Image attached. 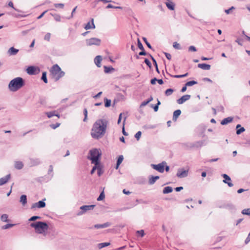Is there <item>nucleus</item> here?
Masks as SVG:
<instances>
[{
	"instance_id": "18",
	"label": "nucleus",
	"mask_w": 250,
	"mask_h": 250,
	"mask_svg": "<svg viewBox=\"0 0 250 250\" xmlns=\"http://www.w3.org/2000/svg\"><path fill=\"white\" fill-rule=\"evenodd\" d=\"M166 5L168 9L170 10H174L175 8V4L171 0H167Z\"/></svg>"
},
{
	"instance_id": "34",
	"label": "nucleus",
	"mask_w": 250,
	"mask_h": 250,
	"mask_svg": "<svg viewBox=\"0 0 250 250\" xmlns=\"http://www.w3.org/2000/svg\"><path fill=\"white\" fill-rule=\"evenodd\" d=\"M103 173H104V171L102 169V167L101 165V164H99L98 168L97 169V174L99 176H100L103 174Z\"/></svg>"
},
{
	"instance_id": "50",
	"label": "nucleus",
	"mask_w": 250,
	"mask_h": 250,
	"mask_svg": "<svg viewBox=\"0 0 250 250\" xmlns=\"http://www.w3.org/2000/svg\"><path fill=\"white\" fill-rule=\"evenodd\" d=\"M245 131V129L243 127H241L239 129H237L236 130V134L237 135H240L241 133H243Z\"/></svg>"
},
{
	"instance_id": "58",
	"label": "nucleus",
	"mask_w": 250,
	"mask_h": 250,
	"mask_svg": "<svg viewBox=\"0 0 250 250\" xmlns=\"http://www.w3.org/2000/svg\"><path fill=\"white\" fill-rule=\"evenodd\" d=\"M148 55L150 56V58L151 59V60L153 62L154 65L155 66V67H157V66H158V65H157V63L156 60L154 58V57L151 55H150V54H148Z\"/></svg>"
},
{
	"instance_id": "44",
	"label": "nucleus",
	"mask_w": 250,
	"mask_h": 250,
	"mask_svg": "<svg viewBox=\"0 0 250 250\" xmlns=\"http://www.w3.org/2000/svg\"><path fill=\"white\" fill-rule=\"evenodd\" d=\"M61 125V123H56V124H50L49 125V126L53 129H55L56 128H57V127H58L59 126H60Z\"/></svg>"
},
{
	"instance_id": "64",
	"label": "nucleus",
	"mask_w": 250,
	"mask_h": 250,
	"mask_svg": "<svg viewBox=\"0 0 250 250\" xmlns=\"http://www.w3.org/2000/svg\"><path fill=\"white\" fill-rule=\"evenodd\" d=\"M250 241V232L249 233V234H248V237L246 239V240L245 241V242L246 244H247Z\"/></svg>"
},
{
	"instance_id": "27",
	"label": "nucleus",
	"mask_w": 250,
	"mask_h": 250,
	"mask_svg": "<svg viewBox=\"0 0 250 250\" xmlns=\"http://www.w3.org/2000/svg\"><path fill=\"white\" fill-rule=\"evenodd\" d=\"M19 52V49L15 48L14 47H10L8 50V53L10 55H15Z\"/></svg>"
},
{
	"instance_id": "43",
	"label": "nucleus",
	"mask_w": 250,
	"mask_h": 250,
	"mask_svg": "<svg viewBox=\"0 0 250 250\" xmlns=\"http://www.w3.org/2000/svg\"><path fill=\"white\" fill-rule=\"evenodd\" d=\"M1 220L3 222H8V215L6 214H2L1 216Z\"/></svg>"
},
{
	"instance_id": "40",
	"label": "nucleus",
	"mask_w": 250,
	"mask_h": 250,
	"mask_svg": "<svg viewBox=\"0 0 250 250\" xmlns=\"http://www.w3.org/2000/svg\"><path fill=\"white\" fill-rule=\"evenodd\" d=\"M8 6L12 7V8H13L15 11L18 12H21V13H23V11L19 10V9H16L14 6V4H13V3L12 2V1H10L8 3Z\"/></svg>"
},
{
	"instance_id": "36",
	"label": "nucleus",
	"mask_w": 250,
	"mask_h": 250,
	"mask_svg": "<svg viewBox=\"0 0 250 250\" xmlns=\"http://www.w3.org/2000/svg\"><path fill=\"white\" fill-rule=\"evenodd\" d=\"M42 80L45 83H47V79L46 77V72H43L41 77Z\"/></svg>"
},
{
	"instance_id": "6",
	"label": "nucleus",
	"mask_w": 250,
	"mask_h": 250,
	"mask_svg": "<svg viewBox=\"0 0 250 250\" xmlns=\"http://www.w3.org/2000/svg\"><path fill=\"white\" fill-rule=\"evenodd\" d=\"M53 176V166L52 165L49 166L48 173L47 175H45L43 177L39 178V181L42 182H47L50 180Z\"/></svg>"
},
{
	"instance_id": "26",
	"label": "nucleus",
	"mask_w": 250,
	"mask_h": 250,
	"mask_svg": "<svg viewBox=\"0 0 250 250\" xmlns=\"http://www.w3.org/2000/svg\"><path fill=\"white\" fill-rule=\"evenodd\" d=\"M233 120V118L231 117H229L227 118H226L222 120L221 122V124L222 125H226L228 124V123H229L231 122Z\"/></svg>"
},
{
	"instance_id": "59",
	"label": "nucleus",
	"mask_w": 250,
	"mask_h": 250,
	"mask_svg": "<svg viewBox=\"0 0 250 250\" xmlns=\"http://www.w3.org/2000/svg\"><path fill=\"white\" fill-rule=\"evenodd\" d=\"M235 9V7H234V6H231V7H230L229 9H226L225 10V12L227 14H229L230 13V11L232 10H234Z\"/></svg>"
},
{
	"instance_id": "25",
	"label": "nucleus",
	"mask_w": 250,
	"mask_h": 250,
	"mask_svg": "<svg viewBox=\"0 0 250 250\" xmlns=\"http://www.w3.org/2000/svg\"><path fill=\"white\" fill-rule=\"evenodd\" d=\"M20 202L23 206H25L27 202V196L26 195H22L20 197Z\"/></svg>"
},
{
	"instance_id": "32",
	"label": "nucleus",
	"mask_w": 250,
	"mask_h": 250,
	"mask_svg": "<svg viewBox=\"0 0 250 250\" xmlns=\"http://www.w3.org/2000/svg\"><path fill=\"white\" fill-rule=\"evenodd\" d=\"M110 244V243H108V242L101 243H99L98 245V247L99 249H101L104 247L109 246Z\"/></svg>"
},
{
	"instance_id": "54",
	"label": "nucleus",
	"mask_w": 250,
	"mask_h": 250,
	"mask_svg": "<svg viewBox=\"0 0 250 250\" xmlns=\"http://www.w3.org/2000/svg\"><path fill=\"white\" fill-rule=\"evenodd\" d=\"M83 114L84 115V119L83 120V122H86L87 118V110L86 108H84L83 109Z\"/></svg>"
},
{
	"instance_id": "1",
	"label": "nucleus",
	"mask_w": 250,
	"mask_h": 250,
	"mask_svg": "<svg viewBox=\"0 0 250 250\" xmlns=\"http://www.w3.org/2000/svg\"><path fill=\"white\" fill-rule=\"evenodd\" d=\"M108 121L105 119L97 120L93 125L91 135L95 139L99 140L102 138L106 132Z\"/></svg>"
},
{
	"instance_id": "33",
	"label": "nucleus",
	"mask_w": 250,
	"mask_h": 250,
	"mask_svg": "<svg viewBox=\"0 0 250 250\" xmlns=\"http://www.w3.org/2000/svg\"><path fill=\"white\" fill-rule=\"evenodd\" d=\"M126 119V116L125 117L123 123V126H122V133L125 136H127L128 133L125 131V122Z\"/></svg>"
},
{
	"instance_id": "61",
	"label": "nucleus",
	"mask_w": 250,
	"mask_h": 250,
	"mask_svg": "<svg viewBox=\"0 0 250 250\" xmlns=\"http://www.w3.org/2000/svg\"><path fill=\"white\" fill-rule=\"evenodd\" d=\"M51 37V34L49 33H46L44 37V39L46 41H49Z\"/></svg>"
},
{
	"instance_id": "63",
	"label": "nucleus",
	"mask_w": 250,
	"mask_h": 250,
	"mask_svg": "<svg viewBox=\"0 0 250 250\" xmlns=\"http://www.w3.org/2000/svg\"><path fill=\"white\" fill-rule=\"evenodd\" d=\"M188 51L195 52V51H197V50H196V47L195 46H190L188 47Z\"/></svg>"
},
{
	"instance_id": "13",
	"label": "nucleus",
	"mask_w": 250,
	"mask_h": 250,
	"mask_svg": "<svg viewBox=\"0 0 250 250\" xmlns=\"http://www.w3.org/2000/svg\"><path fill=\"white\" fill-rule=\"evenodd\" d=\"M137 44H138V48L142 50V51L139 52V55H140V56L147 55V54L145 51L144 47L139 39H138Z\"/></svg>"
},
{
	"instance_id": "16",
	"label": "nucleus",
	"mask_w": 250,
	"mask_h": 250,
	"mask_svg": "<svg viewBox=\"0 0 250 250\" xmlns=\"http://www.w3.org/2000/svg\"><path fill=\"white\" fill-rule=\"evenodd\" d=\"M91 22H88L84 26V29L85 30H88V29H95V24L94 23V20L93 19H91Z\"/></svg>"
},
{
	"instance_id": "38",
	"label": "nucleus",
	"mask_w": 250,
	"mask_h": 250,
	"mask_svg": "<svg viewBox=\"0 0 250 250\" xmlns=\"http://www.w3.org/2000/svg\"><path fill=\"white\" fill-rule=\"evenodd\" d=\"M114 69L112 66L108 67L106 66H104V71L105 73H108L111 70H114Z\"/></svg>"
},
{
	"instance_id": "52",
	"label": "nucleus",
	"mask_w": 250,
	"mask_h": 250,
	"mask_svg": "<svg viewBox=\"0 0 250 250\" xmlns=\"http://www.w3.org/2000/svg\"><path fill=\"white\" fill-rule=\"evenodd\" d=\"M142 135V132L140 131H138L135 135V137L137 141L139 140Z\"/></svg>"
},
{
	"instance_id": "28",
	"label": "nucleus",
	"mask_w": 250,
	"mask_h": 250,
	"mask_svg": "<svg viewBox=\"0 0 250 250\" xmlns=\"http://www.w3.org/2000/svg\"><path fill=\"white\" fill-rule=\"evenodd\" d=\"M31 163L32 166H37L42 163L41 161L39 158L36 159H30Z\"/></svg>"
},
{
	"instance_id": "3",
	"label": "nucleus",
	"mask_w": 250,
	"mask_h": 250,
	"mask_svg": "<svg viewBox=\"0 0 250 250\" xmlns=\"http://www.w3.org/2000/svg\"><path fill=\"white\" fill-rule=\"evenodd\" d=\"M30 226L35 229L36 232L40 234L45 232L48 229L47 223L42 221L32 223L30 224Z\"/></svg>"
},
{
	"instance_id": "23",
	"label": "nucleus",
	"mask_w": 250,
	"mask_h": 250,
	"mask_svg": "<svg viewBox=\"0 0 250 250\" xmlns=\"http://www.w3.org/2000/svg\"><path fill=\"white\" fill-rule=\"evenodd\" d=\"M220 208H225L230 210H233L235 209V207L231 204H227L223 205L222 206L219 207Z\"/></svg>"
},
{
	"instance_id": "22",
	"label": "nucleus",
	"mask_w": 250,
	"mask_h": 250,
	"mask_svg": "<svg viewBox=\"0 0 250 250\" xmlns=\"http://www.w3.org/2000/svg\"><path fill=\"white\" fill-rule=\"evenodd\" d=\"M102 60V57L101 56H97L94 59V62L97 67H100L101 66V62Z\"/></svg>"
},
{
	"instance_id": "60",
	"label": "nucleus",
	"mask_w": 250,
	"mask_h": 250,
	"mask_svg": "<svg viewBox=\"0 0 250 250\" xmlns=\"http://www.w3.org/2000/svg\"><path fill=\"white\" fill-rule=\"evenodd\" d=\"M144 62L150 68L151 67V63L148 59L146 58Z\"/></svg>"
},
{
	"instance_id": "45",
	"label": "nucleus",
	"mask_w": 250,
	"mask_h": 250,
	"mask_svg": "<svg viewBox=\"0 0 250 250\" xmlns=\"http://www.w3.org/2000/svg\"><path fill=\"white\" fill-rule=\"evenodd\" d=\"M187 76H188V73H187L183 75H173V76L171 75V77L176 78H181L187 77Z\"/></svg>"
},
{
	"instance_id": "4",
	"label": "nucleus",
	"mask_w": 250,
	"mask_h": 250,
	"mask_svg": "<svg viewBox=\"0 0 250 250\" xmlns=\"http://www.w3.org/2000/svg\"><path fill=\"white\" fill-rule=\"evenodd\" d=\"M90 156L88 158L91 161V163L94 165L100 164V158L101 153L96 149H93L89 151Z\"/></svg>"
},
{
	"instance_id": "41",
	"label": "nucleus",
	"mask_w": 250,
	"mask_h": 250,
	"mask_svg": "<svg viewBox=\"0 0 250 250\" xmlns=\"http://www.w3.org/2000/svg\"><path fill=\"white\" fill-rule=\"evenodd\" d=\"M174 90L173 89L169 88L165 91V95L167 96H170L173 92Z\"/></svg>"
},
{
	"instance_id": "9",
	"label": "nucleus",
	"mask_w": 250,
	"mask_h": 250,
	"mask_svg": "<svg viewBox=\"0 0 250 250\" xmlns=\"http://www.w3.org/2000/svg\"><path fill=\"white\" fill-rule=\"evenodd\" d=\"M166 165V162H163L159 164L155 165L151 164V167L155 170L161 173H163L165 170V166Z\"/></svg>"
},
{
	"instance_id": "11",
	"label": "nucleus",
	"mask_w": 250,
	"mask_h": 250,
	"mask_svg": "<svg viewBox=\"0 0 250 250\" xmlns=\"http://www.w3.org/2000/svg\"><path fill=\"white\" fill-rule=\"evenodd\" d=\"M45 199H43L42 200L39 201V202L34 203L32 205L31 208L35 209L36 208H44L46 206V204L44 202Z\"/></svg>"
},
{
	"instance_id": "56",
	"label": "nucleus",
	"mask_w": 250,
	"mask_h": 250,
	"mask_svg": "<svg viewBox=\"0 0 250 250\" xmlns=\"http://www.w3.org/2000/svg\"><path fill=\"white\" fill-rule=\"evenodd\" d=\"M41 217L39 216H33L29 219V221H34L37 219H40Z\"/></svg>"
},
{
	"instance_id": "49",
	"label": "nucleus",
	"mask_w": 250,
	"mask_h": 250,
	"mask_svg": "<svg viewBox=\"0 0 250 250\" xmlns=\"http://www.w3.org/2000/svg\"><path fill=\"white\" fill-rule=\"evenodd\" d=\"M105 198V195L104 192L103 191L100 194L99 196L97 198V201L103 200Z\"/></svg>"
},
{
	"instance_id": "55",
	"label": "nucleus",
	"mask_w": 250,
	"mask_h": 250,
	"mask_svg": "<svg viewBox=\"0 0 250 250\" xmlns=\"http://www.w3.org/2000/svg\"><path fill=\"white\" fill-rule=\"evenodd\" d=\"M123 159H124L123 156V155H120L119 156V157L118 158V159H117V163H118V165H120L122 163V162H123Z\"/></svg>"
},
{
	"instance_id": "14",
	"label": "nucleus",
	"mask_w": 250,
	"mask_h": 250,
	"mask_svg": "<svg viewBox=\"0 0 250 250\" xmlns=\"http://www.w3.org/2000/svg\"><path fill=\"white\" fill-rule=\"evenodd\" d=\"M190 98V95H185L181 97L180 98L177 100V102L178 104H182L188 100Z\"/></svg>"
},
{
	"instance_id": "8",
	"label": "nucleus",
	"mask_w": 250,
	"mask_h": 250,
	"mask_svg": "<svg viewBox=\"0 0 250 250\" xmlns=\"http://www.w3.org/2000/svg\"><path fill=\"white\" fill-rule=\"evenodd\" d=\"M95 207V205H84L80 207L81 211L77 213L78 215H81L87 211L93 210Z\"/></svg>"
},
{
	"instance_id": "62",
	"label": "nucleus",
	"mask_w": 250,
	"mask_h": 250,
	"mask_svg": "<svg viewBox=\"0 0 250 250\" xmlns=\"http://www.w3.org/2000/svg\"><path fill=\"white\" fill-rule=\"evenodd\" d=\"M173 46L174 48H175L176 49H180V45L177 42H173Z\"/></svg>"
},
{
	"instance_id": "39",
	"label": "nucleus",
	"mask_w": 250,
	"mask_h": 250,
	"mask_svg": "<svg viewBox=\"0 0 250 250\" xmlns=\"http://www.w3.org/2000/svg\"><path fill=\"white\" fill-rule=\"evenodd\" d=\"M15 225V224H7L3 226H2V229H6L11 228Z\"/></svg>"
},
{
	"instance_id": "51",
	"label": "nucleus",
	"mask_w": 250,
	"mask_h": 250,
	"mask_svg": "<svg viewBox=\"0 0 250 250\" xmlns=\"http://www.w3.org/2000/svg\"><path fill=\"white\" fill-rule=\"evenodd\" d=\"M99 1L98 0H94L91 3L92 7L93 8H96L99 3Z\"/></svg>"
},
{
	"instance_id": "35",
	"label": "nucleus",
	"mask_w": 250,
	"mask_h": 250,
	"mask_svg": "<svg viewBox=\"0 0 250 250\" xmlns=\"http://www.w3.org/2000/svg\"><path fill=\"white\" fill-rule=\"evenodd\" d=\"M52 16L54 17V20L57 21H60L61 20V17L60 15L57 14H51Z\"/></svg>"
},
{
	"instance_id": "15",
	"label": "nucleus",
	"mask_w": 250,
	"mask_h": 250,
	"mask_svg": "<svg viewBox=\"0 0 250 250\" xmlns=\"http://www.w3.org/2000/svg\"><path fill=\"white\" fill-rule=\"evenodd\" d=\"M45 114L47 116L48 118H50L53 116H56L58 118H60V115L58 114V112L56 110H53L50 112H45Z\"/></svg>"
},
{
	"instance_id": "10",
	"label": "nucleus",
	"mask_w": 250,
	"mask_h": 250,
	"mask_svg": "<svg viewBox=\"0 0 250 250\" xmlns=\"http://www.w3.org/2000/svg\"><path fill=\"white\" fill-rule=\"evenodd\" d=\"M188 169L185 170L184 168H179L177 170L176 176L180 178H185L188 175Z\"/></svg>"
},
{
	"instance_id": "31",
	"label": "nucleus",
	"mask_w": 250,
	"mask_h": 250,
	"mask_svg": "<svg viewBox=\"0 0 250 250\" xmlns=\"http://www.w3.org/2000/svg\"><path fill=\"white\" fill-rule=\"evenodd\" d=\"M172 190L173 189L171 187H166L163 189V193L164 194H168L171 192Z\"/></svg>"
},
{
	"instance_id": "47",
	"label": "nucleus",
	"mask_w": 250,
	"mask_h": 250,
	"mask_svg": "<svg viewBox=\"0 0 250 250\" xmlns=\"http://www.w3.org/2000/svg\"><path fill=\"white\" fill-rule=\"evenodd\" d=\"M197 83V82L195 81H189L186 83V86H192Z\"/></svg>"
},
{
	"instance_id": "19",
	"label": "nucleus",
	"mask_w": 250,
	"mask_h": 250,
	"mask_svg": "<svg viewBox=\"0 0 250 250\" xmlns=\"http://www.w3.org/2000/svg\"><path fill=\"white\" fill-rule=\"evenodd\" d=\"M11 177L10 174H8L5 176L0 178V186H2L6 183L10 179Z\"/></svg>"
},
{
	"instance_id": "53",
	"label": "nucleus",
	"mask_w": 250,
	"mask_h": 250,
	"mask_svg": "<svg viewBox=\"0 0 250 250\" xmlns=\"http://www.w3.org/2000/svg\"><path fill=\"white\" fill-rule=\"evenodd\" d=\"M143 41L145 42L146 43V45L147 46V47L151 49H152V47L151 46V45H150V44L147 42V39L146 38H143Z\"/></svg>"
},
{
	"instance_id": "12",
	"label": "nucleus",
	"mask_w": 250,
	"mask_h": 250,
	"mask_svg": "<svg viewBox=\"0 0 250 250\" xmlns=\"http://www.w3.org/2000/svg\"><path fill=\"white\" fill-rule=\"evenodd\" d=\"M222 176L224 178L223 182L227 184L229 187H232L233 186V184L231 183V178L229 176L226 174H223Z\"/></svg>"
},
{
	"instance_id": "42",
	"label": "nucleus",
	"mask_w": 250,
	"mask_h": 250,
	"mask_svg": "<svg viewBox=\"0 0 250 250\" xmlns=\"http://www.w3.org/2000/svg\"><path fill=\"white\" fill-rule=\"evenodd\" d=\"M195 145L196 146H202L205 145V141H197L195 143Z\"/></svg>"
},
{
	"instance_id": "24",
	"label": "nucleus",
	"mask_w": 250,
	"mask_h": 250,
	"mask_svg": "<svg viewBox=\"0 0 250 250\" xmlns=\"http://www.w3.org/2000/svg\"><path fill=\"white\" fill-rule=\"evenodd\" d=\"M198 67L203 70H208L210 69V65L206 63H199Z\"/></svg>"
},
{
	"instance_id": "29",
	"label": "nucleus",
	"mask_w": 250,
	"mask_h": 250,
	"mask_svg": "<svg viewBox=\"0 0 250 250\" xmlns=\"http://www.w3.org/2000/svg\"><path fill=\"white\" fill-rule=\"evenodd\" d=\"M23 167V164L21 161H16L15 163V167L17 169H21Z\"/></svg>"
},
{
	"instance_id": "46",
	"label": "nucleus",
	"mask_w": 250,
	"mask_h": 250,
	"mask_svg": "<svg viewBox=\"0 0 250 250\" xmlns=\"http://www.w3.org/2000/svg\"><path fill=\"white\" fill-rule=\"evenodd\" d=\"M242 213L244 215H250V208L244 209L242 211Z\"/></svg>"
},
{
	"instance_id": "30",
	"label": "nucleus",
	"mask_w": 250,
	"mask_h": 250,
	"mask_svg": "<svg viewBox=\"0 0 250 250\" xmlns=\"http://www.w3.org/2000/svg\"><path fill=\"white\" fill-rule=\"evenodd\" d=\"M181 113V111L180 109H177L173 112V120L176 121L178 117Z\"/></svg>"
},
{
	"instance_id": "21",
	"label": "nucleus",
	"mask_w": 250,
	"mask_h": 250,
	"mask_svg": "<svg viewBox=\"0 0 250 250\" xmlns=\"http://www.w3.org/2000/svg\"><path fill=\"white\" fill-rule=\"evenodd\" d=\"M159 176H150L149 177L148 179V183L149 185H153L154 184L156 180H158L159 179Z\"/></svg>"
},
{
	"instance_id": "48",
	"label": "nucleus",
	"mask_w": 250,
	"mask_h": 250,
	"mask_svg": "<svg viewBox=\"0 0 250 250\" xmlns=\"http://www.w3.org/2000/svg\"><path fill=\"white\" fill-rule=\"evenodd\" d=\"M11 15L17 18H23L25 17L26 15H21V14H16V13H11Z\"/></svg>"
},
{
	"instance_id": "20",
	"label": "nucleus",
	"mask_w": 250,
	"mask_h": 250,
	"mask_svg": "<svg viewBox=\"0 0 250 250\" xmlns=\"http://www.w3.org/2000/svg\"><path fill=\"white\" fill-rule=\"evenodd\" d=\"M36 67L34 66H30L26 69L27 73L29 75H34L36 73Z\"/></svg>"
},
{
	"instance_id": "17",
	"label": "nucleus",
	"mask_w": 250,
	"mask_h": 250,
	"mask_svg": "<svg viewBox=\"0 0 250 250\" xmlns=\"http://www.w3.org/2000/svg\"><path fill=\"white\" fill-rule=\"evenodd\" d=\"M110 225H111L110 223L106 222L103 224H96L94 225V227L95 229H99L105 228L109 227Z\"/></svg>"
},
{
	"instance_id": "37",
	"label": "nucleus",
	"mask_w": 250,
	"mask_h": 250,
	"mask_svg": "<svg viewBox=\"0 0 250 250\" xmlns=\"http://www.w3.org/2000/svg\"><path fill=\"white\" fill-rule=\"evenodd\" d=\"M104 106L106 107H108L111 105V100L107 98L104 99Z\"/></svg>"
},
{
	"instance_id": "57",
	"label": "nucleus",
	"mask_w": 250,
	"mask_h": 250,
	"mask_svg": "<svg viewBox=\"0 0 250 250\" xmlns=\"http://www.w3.org/2000/svg\"><path fill=\"white\" fill-rule=\"evenodd\" d=\"M99 165V164L94 165V166L93 167L92 169L91 170V172H90L91 174H93L94 173L96 169L97 170Z\"/></svg>"
},
{
	"instance_id": "5",
	"label": "nucleus",
	"mask_w": 250,
	"mask_h": 250,
	"mask_svg": "<svg viewBox=\"0 0 250 250\" xmlns=\"http://www.w3.org/2000/svg\"><path fill=\"white\" fill-rule=\"evenodd\" d=\"M61 70V68L58 64H54L51 67L50 69V74L52 78L55 82L58 81L61 78L60 71Z\"/></svg>"
},
{
	"instance_id": "2",
	"label": "nucleus",
	"mask_w": 250,
	"mask_h": 250,
	"mask_svg": "<svg viewBox=\"0 0 250 250\" xmlns=\"http://www.w3.org/2000/svg\"><path fill=\"white\" fill-rule=\"evenodd\" d=\"M25 84L24 80L21 77H16L12 79L8 84V88L11 92H16L22 87Z\"/></svg>"
},
{
	"instance_id": "7",
	"label": "nucleus",
	"mask_w": 250,
	"mask_h": 250,
	"mask_svg": "<svg viewBox=\"0 0 250 250\" xmlns=\"http://www.w3.org/2000/svg\"><path fill=\"white\" fill-rule=\"evenodd\" d=\"M85 43L87 46H91L93 45L99 46L101 43V40L97 38H91L86 39Z\"/></svg>"
}]
</instances>
